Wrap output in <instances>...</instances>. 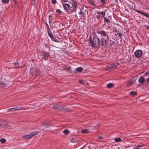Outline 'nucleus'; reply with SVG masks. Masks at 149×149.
<instances>
[{"label":"nucleus","instance_id":"1","mask_svg":"<svg viewBox=\"0 0 149 149\" xmlns=\"http://www.w3.org/2000/svg\"><path fill=\"white\" fill-rule=\"evenodd\" d=\"M89 42L92 47H99L100 42L99 39L97 36H94L93 39L91 36H90L88 39Z\"/></svg>","mask_w":149,"mask_h":149},{"label":"nucleus","instance_id":"2","mask_svg":"<svg viewBox=\"0 0 149 149\" xmlns=\"http://www.w3.org/2000/svg\"><path fill=\"white\" fill-rule=\"evenodd\" d=\"M134 54L137 58H141L143 54V51L141 50H137L134 52Z\"/></svg>","mask_w":149,"mask_h":149},{"label":"nucleus","instance_id":"3","mask_svg":"<svg viewBox=\"0 0 149 149\" xmlns=\"http://www.w3.org/2000/svg\"><path fill=\"white\" fill-rule=\"evenodd\" d=\"M38 132L37 131H35L32 132L31 134L28 135H24L23 136L24 139H30L32 137L37 134Z\"/></svg>","mask_w":149,"mask_h":149},{"label":"nucleus","instance_id":"4","mask_svg":"<svg viewBox=\"0 0 149 149\" xmlns=\"http://www.w3.org/2000/svg\"><path fill=\"white\" fill-rule=\"evenodd\" d=\"M70 8L72 9L71 10L74 11H75L76 8L77 7V4L76 2H72L70 3Z\"/></svg>","mask_w":149,"mask_h":149},{"label":"nucleus","instance_id":"5","mask_svg":"<svg viewBox=\"0 0 149 149\" xmlns=\"http://www.w3.org/2000/svg\"><path fill=\"white\" fill-rule=\"evenodd\" d=\"M1 125H2L3 127L4 128H7L9 129L11 128V126L7 125L6 121L5 120H3L2 123Z\"/></svg>","mask_w":149,"mask_h":149},{"label":"nucleus","instance_id":"6","mask_svg":"<svg viewBox=\"0 0 149 149\" xmlns=\"http://www.w3.org/2000/svg\"><path fill=\"white\" fill-rule=\"evenodd\" d=\"M100 43L101 45L105 47L107 45V42L104 38H102L100 39Z\"/></svg>","mask_w":149,"mask_h":149},{"label":"nucleus","instance_id":"7","mask_svg":"<svg viewBox=\"0 0 149 149\" xmlns=\"http://www.w3.org/2000/svg\"><path fill=\"white\" fill-rule=\"evenodd\" d=\"M52 109L56 110H61L63 109V107L62 106H60L58 104H56L53 106Z\"/></svg>","mask_w":149,"mask_h":149},{"label":"nucleus","instance_id":"8","mask_svg":"<svg viewBox=\"0 0 149 149\" xmlns=\"http://www.w3.org/2000/svg\"><path fill=\"white\" fill-rule=\"evenodd\" d=\"M41 55H42V56L41 58H45L46 59V58H47L49 55V53L45 52H43L41 53Z\"/></svg>","mask_w":149,"mask_h":149},{"label":"nucleus","instance_id":"9","mask_svg":"<svg viewBox=\"0 0 149 149\" xmlns=\"http://www.w3.org/2000/svg\"><path fill=\"white\" fill-rule=\"evenodd\" d=\"M31 74L33 75H36L37 74V70L35 68H31L30 69Z\"/></svg>","mask_w":149,"mask_h":149},{"label":"nucleus","instance_id":"10","mask_svg":"<svg viewBox=\"0 0 149 149\" xmlns=\"http://www.w3.org/2000/svg\"><path fill=\"white\" fill-rule=\"evenodd\" d=\"M134 10L136 11L137 13H140L142 15H144L146 17H149V14H146V13H143L141 11H140L139 10L137 9H134Z\"/></svg>","mask_w":149,"mask_h":149},{"label":"nucleus","instance_id":"11","mask_svg":"<svg viewBox=\"0 0 149 149\" xmlns=\"http://www.w3.org/2000/svg\"><path fill=\"white\" fill-rule=\"evenodd\" d=\"M97 33L98 34H100L101 36L104 37L106 36H108L107 35L106 32L104 31H98Z\"/></svg>","mask_w":149,"mask_h":149},{"label":"nucleus","instance_id":"12","mask_svg":"<svg viewBox=\"0 0 149 149\" xmlns=\"http://www.w3.org/2000/svg\"><path fill=\"white\" fill-rule=\"evenodd\" d=\"M63 6L64 9L65 10H68L70 8V4H68L66 3L65 4H63Z\"/></svg>","mask_w":149,"mask_h":149},{"label":"nucleus","instance_id":"13","mask_svg":"<svg viewBox=\"0 0 149 149\" xmlns=\"http://www.w3.org/2000/svg\"><path fill=\"white\" fill-rule=\"evenodd\" d=\"M136 80V79L135 78H133L128 82L127 86H131L135 82Z\"/></svg>","mask_w":149,"mask_h":149},{"label":"nucleus","instance_id":"14","mask_svg":"<svg viewBox=\"0 0 149 149\" xmlns=\"http://www.w3.org/2000/svg\"><path fill=\"white\" fill-rule=\"evenodd\" d=\"M94 18H95L97 19V20H99L100 17V15L99 14L98 12H97L95 13L94 15Z\"/></svg>","mask_w":149,"mask_h":149},{"label":"nucleus","instance_id":"15","mask_svg":"<svg viewBox=\"0 0 149 149\" xmlns=\"http://www.w3.org/2000/svg\"><path fill=\"white\" fill-rule=\"evenodd\" d=\"M116 65H111L108 66L107 68V70H111L115 68Z\"/></svg>","mask_w":149,"mask_h":149},{"label":"nucleus","instance_id":"16","mask_svg":"<svg viewBox=\"0 0 149 149\" xmlns=\"http://www.w3.org/2000/svg\"><path fill=\"white\" fill-rule=\"evenodd\" d=\"M145 79L143 77L141 76L138 79V81L141 83H143Z\"/></svg>","mask_w":149,"mask_h":149},{"label":"nucleus","instance_id":"17","mask_svg":"<svg viewBox=\"0 0 149 149\" xmlns=\"http://www.w3.org/2000/svg\"><path fill=\"white\" fill-rule=\"evenodd\" d=\"M42 126L44 127L45 128H47L49 127V125L47 124V123L46 122H45L43 123L42 124Z\"/></svg>","mask_w":149,"mask_h":149},{"label":"nucleus","instance_id":"18","mask_svg":"<svg viewBox=\"0 0 149 149\" xmlns=\"http://www.w3.org/2000/svg\"><path fill=\"white\" fill-rule=\"evenodd\" d=\"M98 13L100 15H102V17H104L105 14V11H102L100 12H98Z\"/></svg>","mask_w":149,"mask_h":149},{"label":"nucleus","instance_id":"19","mask_svg":"<svg viewBox=\"0 0 149 149\" xmlns=\"http://www.w3.org/2000/svg\"><path fill=\"white\" fill-rule=\"evenodd\" d=\"M136 91H132L129 93V94L132 96H134L136 95Z\"/></svg>","mask_w":149,"mask_h":149},{"label":"nucleus","instance_id":"20","mask_svg":"<svg viewBox=\"0 0 149 149\" xmlns=\"http://www.w3.org/2000/svg\"><path fill=\"white\" fill-rule=\"evenodd\" d=\"M89 2V3H90L93 6H95V4L94 3V1H92L91 0H87Z\"/></svg>","mask_w":149,"mask_h":149},{"label":"nucleus","instance_id":"21","mask_svg":"<svg viewBox=\"0 0 149 149\" xmlns=\"http://www.w3.org/2000/svg\"><path fill=\"white\" fill-rule=\"evenodd\" d=\"M16 109L15 108V107L14 108H11L10 109H8L7 110V112H9L10 110L12 111H16Z\"/></svg>","mask_w":149,"mask_h":149},{"label":"nucleus","instance_id":"22","mask_svg":"<svg viewBox=\"0 0 149 149\" xmlns=\"http://www.w3.org/2000/svg\"><path fill=\"white\" fill-rule=\"evenodd\" d=\"M81 132L83 133H87L89 132V131L88 130L83 129L81 130Z\"/></svg>","mask_w":149,"mask_h":149},{"label":"nucleus","instance_id":"23","mask_svg":"<svg viewBox=\"0 0 149 149\" xmlns=\"http://www.w3.org/2000/svg\"><path fill=\"white\" fill-rule=\"evenodd\" d=\"M76 70L77 72H81L82 70V68L81 67H79L76 69Z\"/></svg>","mask_w":149,"mask_h":149},{"label":"nucleus","instance_id":"24","mask_svg":"<svg viewBox=\"0 0 149 149\" xmlns=\"http://www.w3.org/2000/svg\"><path fill=\"white\" fill-rule=\"evenodd\" d=\"M6 84L5 83H0V86L1 87H6Z\"/></svg>","mask_w":149,"mask_h":149},{"label":"nucleus","instance_id":"25","mask_svg":"<svg viewBox=\"0 0 149 149\" xmlns=\"http://www.w3.org/2000/svg\"><path fill=\"white\" fill-rule=\"evenodd\" d=\"M69 132V131L67 129L64 130L63 131V133H64L65 134H68Z\"/></svg>","mask_w":149,"mask_h":149},{"label":"nucleus","instance_id":"26","mask_svg":"<svg viewBox=\"0 0 149 149\" xmlns=\"http://www.w3.org/2000/svg\"><path fill=\"white\" fill-rule=\"evenodd\" d=\"M114 140L115 141L118 142L120 141L121 140V139L120 138H116Z\"/></svg>","mask_w":149,"mask_h":149},{"label":"nucleus","instance_id":"27","mask_svg":"<svg viewBox=\"0 0 149 149\" xmlns=\"http://www.w3.org/2000/svg\"><path fill=\"white\" fill-rule=\"evenodd\" d=\"M104 22H106L107 23H109L110 22V20L106 17L104 18Z\"/></svg>","mask_w":149,"mask_h":149},{"label":"nucleus","instance_id":"28","mask_svg":"<svg viewBox=\"0 0 149 149\" xmlns=\"http://www.w3.org/2000/svg\"><path fill=\"white\" fill-rule=\"evenodd\" d=\"M113 86V84L112 83H109L107 85V86L108 88H110L112 87Z\"/></svg>","mask_w":149,"mask_h":149},{"label":"nucleus","instance_id":"29","mask_svg":"<svg viewBox=\"0 0 149 149\" xmlns=\"http://www.w3.org/2000/svg\"><path fill=\"white\" fill-rule=\"evenodd\" d=\"M79 14L80 15H81V16H83L84 15V12L82 10H80L79 13Z\"/></svg>","mask_w":149,"mask_h":149},{"label":"nucleus","instance_id":"30","mask_svg":"<svg viewBox=\"0 0 149 149\" xmlns=\"http://www.w3.org/2000/svg\"><path fill=\"white\" fill-rule=\"evenodd\" d=\"M15 108L16 109V111L19 110H21L22 109L25 110L26 109H25L24 108H23L22 107H15Z\"/></svg>","mask_w":149,"mask_h":149},{"label":"nucleus","instance_id":"31","mask_svg":"<svg viewBox=\"0 0 149 149\" xmlns=\"http://www.w3.org/2000/svg\"><path fill=\"white\" fill-rule=\"evenodd\" d=\"M1 1L4 3H7L9 2V0H1Z\"/></svg>","mask_w":149,"mask_h":149},{"label":"nucleus","instance_id":"32","mask_svg":"<svg viewBox=\"0 0 149 149\" xmlns=\"http://www.w3.org/2000/svg\"><path fill=\"white\" fill-rule=\"evenodd\" d=\"M6 141V140L4 139H0V141L1 143H4Z\"/></svg>","mask_w":149,"mask_h":149},{"label":"nucleus","instance_id":"33","mask_svg":"<svg viewBox=\"0 0 149 149\" xmlns=\"http://www.w3.org/2000/svg\"><path fill=\"white\" fill-rule=\"evenodd\" d=\"M71 141L72 142L75 143L77 141V140L76 139H72Z\"/></svg>","mask_w":149,"mask_h":149},{"label":"nucleus","instance_id":"34","mask_svg":"<svg viewBox=\"0 0 149 149\" xmlns=\"http://www.w3.org/2000/svg\"><path fill=\"white\" fill-rule=\"evenodd\" d=\"M118 35L120 37V38L122 36V34L120 32H119V31H116Z\"/></svg>","mask_w":149,"mask_h":149},{"label":"nucleus","instance_id":"35","mask_svg":"<svg viewBox=\"0 0 149 149\" xmlns=\"http://www.w3.org/2000/svg\"><path fill=\"white\" fill-rule=\"evenodd\" d=\"M144 146V145L141 144L138 146L136 147H138L139 149H141V148Z\"/></svg>","mask_w":149,"mask_h":149},{"label":"nucleus","instance_id":"36","mask_svg":"<svg viewBox=\"0 0 149 149\" xmlns=\"http://www.w3.org/2000/svg\"><path fill=\"white\" fill-rule=\"evenodd\" d=\"M56 12L58 14H61L62 13L61 11L59 9H57Z\"/></svg>","mask_w":149,"mask_h":149},{"label":"nucleus","instance_id":"37","mask_svg":"<svg viewBox=\"0 0 149 149\" xmlns=\"http://www.w3.org/2000/svg\"><path fill=\"white\" fill-rule=\"evenodd\" d=\"M51 2L52 4H55L56 2V0H51Z\"/></svg>","mask_w":149,"mask_h":149},{"label":"nucleus","instance_id":"38","mask_svg":"<svg viewBox=\"0 0 149 149\" xmlns=\"http://www.w3.org/2000/svg\"><path fill=\"white\" fill-rule=\"evenodd\" d=\"M51 38L52 41H56V38H55L53 36L52 37H51Z\"/></svg>","mask_w":149,"mask_h":149},{"label":"nucleus","instance_id":"39","mask_svg":"<svg viewBox=\"0 0 149 149\" xmlns=\"http://www.w3.org/2000/svg\"><path fill=\"white\" fill-rule=\"evenodd\" d=\"M100 1L103 4H105V0H100Z\"/></svg>","mask_w":149,"mask_h":149},{"label":"nucleus","instance_id":"40","mask_svg":"<svg viewBox=\"0 0 149 149\" xmlns=\"http://www.w3.org/2000/svg\"><path fill=\"white\" fill-rule=\"evenodd\" d=\"M48 34L50 38L52 37L53 36V35L49 33H48Z\"/></svg>","mask_w":149,"mask_h":149},{"label":"nucleus","instance_id":"41","mask_svg":"<svg viewBox=\"0 0 149 149\" xmlns=\"http://www.w3.org/2000/svg\"><path fill=\"white\" fill-rule=\"evenodd\" d=\"M149 74V72L148 71L145 74V75L147 76Z\"/></svg>","mask_w":149,"mask_h":149},{"label":"nucleus","instance_id":"42","mask_svg":"<svg viewBox=\"0 0 149 149\" xmlns=\"http://www.w3.org/2000/svg\"><path fill=\"white\" fill-rule=\"evenodd\" d=\"M103 138V136H100L98 137V138L99 139H101Z\"/></svg>","mask_w":149,"mask_h":149},{"label":"nucleus","instance_id":"43","mask_svg":"<svg viewBox=\"0 0 149 149\" xmlns=\"http://www.w3.org/2000/svg\"><path fill=\"white\" fill-rule=\"evenodd\" d=\"M79 82L80 83H83V81L81 80H79Z\"/></svg>","mask_w":149,"mask_h":149},{"label":"nucleus","instance_id":"44","mask_svg":"<svg viewBox=\"0 0 149 149\" xmlns=\"http://www.w3.org/2000/svg\"><path fill=\"white\" fill-rule=\"evenodd\" d=\"M14 64L15 65H17L19 64L18 63H15Z\"/></svg>","mask_w":149,"mask_h":149},{"label":"nucleus","instance_id":"45","mask_svg":"<svg viewBox=\"0 0 149 149\" xmlns=\"http://www.w3.org/2000/svg\"><path fill=\"white\" fill-rule=\"evenodd\" d=\"M62 0L64 2H67L68 1V0Z\"/></svg>","mask_w":149,"mask_h":149},{"label":"nucleus","instance_id":"46","mask_svg":"<svg viewBox=\"0 0 149 149\" xmlns=\"http://www.w3.org/2000/svg\"><path fill=\"white\" fill-rule=\"evenodd\" d=\"M45 45L46 47H48V45L47 44H45Z\"/></svg>","mask_w":149,"mask_h":149},{"label":"nucleus","instance_id":"47","mask_svg":"<svg viewBox=\"0 0 149 149\" xmlns=\"http://www.w3.org/2000/svg\"><path fill=\"white\" fill-rule=\"evenodd\" d=\"M147 79L148 82L149 83V78H148Z\"/></svg>","mask_w":149,"mask_h":149},{"label":"nucleus","instance_id":"48","mask_svg":"<svg viewBox=\"0 0 149 149\" xmlns=\"http://www.w3.org/2000/svg\"><path fill=\"white\" fill-rule=\"evenodd\" d=\"M51 98L50 97H49L48 98V99L50 100Z\"/></svg>","mask_w":149,"mask_h":149},{"label":"nucleus","instance_id":"49","mask_svg":"<svg viewBox=\"0 0 149 149\" xmlns=\"http://www.w3.org/2000/svg\"><path fill=\"white\" fill-rule=\"evenodd\" d=\"M32 1H33L34 2H35V1H36V0H32Z\"/></svg>","mask_w":149,"mask_h":149},{"label":"nucleus","instance_id":"50","mask_svg":"<svg viewBox=\"0 0 149 149\" xmlns=\"http://www.w3.org/2000/svg\"><path fill=\"white\" fill-rule=\"evenodd\" d=\"M98 127H95V129H96Z\"/></svg>","mask_w":149,"mask_h":149},{"label":"nucleus","instance_id":"51","mask_svg":"<svg viewBox=\"0 0 149 149\" xmlns=\"http://www.w3.org/2000/svg\"><path fill=\"white\" fill-rule=\"evenodd\" d=\"M147 28H148V29H149V27H148H148H147Z\"/></svg>","mask_w":149,"mask_h":149}]
</instances>
